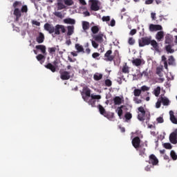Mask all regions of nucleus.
<instances>
[{
    "mask_svg": "<svg viewBox=\"0 0 177 177\" xmlns=\"http://www.w3.org/2000/svg\"><path fill=\"white\" fill-rule=\"evenodd\" d=\"M174 44H167L165 46V50L167 51L168 53H174L175 50L172 49Z\"/></svg>",
    "mask_w": 177,
    "mask_h": 177,
    "instance_id": "nucleus-24",
    "label": "nucleus"
},
{
    "mask_svg": "<svg viewBox=\"0 0 177 177\" xmlns=\"http://www.w3.org/2000/svg\"><path fill=\"white\" fill-rule=\"evenodd\" d=\"M90 97H91V99L93 100H100V99H102V96L100 95L91 94Z\"/></svg>",
    "mask_w": 177,
    "mask_h": 177,
    "instance_id": "nucleus-45",
    "label": "nucleus"
},
{
    "mask_svg": "<svg viewBox=\"0 0 177 177\" xmlns=\"http://www.w3.org/2000/svg\"><path fill=\"white\" fill-rule=\"evenodd\" d=\"M75 49L77 50V52L82 53H85V50H84V47L78 44H76L75 46Z\"/></svg>",
    "mask_w": 177,
    "mask_h": 177,
    "instance_id": "nucleus-32",
    "label": "nucleus"
},
{
    "mask_svg": "<svg viewBox=\"0 0 177 177\" xmlns=\"http://www.w3.org/2000/svg\"><path fill=\"white\" fill-rule=\"evenodd\" d=\"M133 102L136 104H140V103H142V100L139 99V97H133Z\"/></svg>",
    "mask_w": 177,
    "mask_h": 177,
    "instance_id": "nucleus-52",
    "label": "nucleus"
},
{
    "mask_svg": "<svg viewBox=\"0 0 177 177\" xmlns=\"http://www.w3.org/2000/svg\"><path fill=\"white\" fill-rule=\"evenodd\" d=\"M142 62H143V60L139 58H136L132 60V64H133V66H136V67H139V66H142Z\"/></svg>",
    "mask_w": 177,
    "mask_h": 177,
    "instance_id": "nucleus-20",
    "label": "nucleus"
},
{
    "mask_svg": "<svg viewBox=\"0 0 177 177\" xmlns=\"http://www.w3.org/2000/svg\"><path fill=\"white\" fill-rule=\"evenodd\" d=\"M161 103H162L163 106H169L171 101L168 97L164 96H161L160 98Z\"/></svg>",
    "mask_w": 177,
    "mask_h": 177,
    "instance_id": "nucleus-14",
    "label": "nucleus"
},
{
    "mask_svg": "<svg viewBox=\"0 0 177 177\" xmlns=\"http://www.w3.org/2000/svg\"><path fill=\"white\" fill-rule=\"evenodd\" d=\"M91 3V9L94 12H97V10H100V6H99V1L97 0H90Z\"/></svg>",
    "mask_w": 177,
    "mask_h": 177,
    "instance_id": "nucleus-5",
    "label": "nucleus"
},
{
    "mask_svg": "<svg viewBox=\"0 0 177 177\" xmlns=\"http://www.w3.org/2000/svg\"><path fill=\"white\" fill-rule=\"evenodd\" d=\"M138 113L146 114V111L143 106H140L138 108Z\"/></svg>",
    "mask_w": 177,
    "mask_h": 177,
    "instance_id": "nucleus-51",
    "label": "nucleus"
},
{
    "mask_svg": "<svg viewBox=\"0 0 177 177\" xmlns=\"http://www.w3.org/2000/svg\"><path fill=\"white\" fill-rule=\"evenodd\" d=\"M36 59L37 60H38V62H39V63L43 64L44 62V60H45V55L42 54H39L38 55H37Z\"/></svg>",
    "mask_w": 177,
    "mask_h": 177,
    "instance_id": "nucleus-28",
    "label": "nucleus"
},
{
    "mask_svg": "<svg viewBox=\"0 0 177 177\" xmlns=\"http://www.w3.org/2000/svg\"><path fill=\"white\" fill-rule=\"evenodd\" d=\"M156 121L159 123V124H162V122H164V119L162 118V117H159L156 119Z\"/></svg>",
    "mask_w": 177,
    "mask_h": 177,
    "instance_id": "nucleus-61",
    "label": "nucleus"
},
{
    "mask_svg": "<svg viewBox=\"0 0 177 177\" xmlns=\"http://www.w3.org/2000/svg\"><path fill=\"white\" fill-rule=\"evenodd\" d=\"M91 31L93 34H97L99 32V27L97 26H94L91 28Z\"/></svg>",
    "mask_w": 177,
    "mask_h": 177,
    "instance_id": "nucleus-47",
    "label": "nucleus"
},
{
    "mask_svg": "<svg viewBox=\"0 0 177 177\" xmlns=\"http://www.w3.org/2000/svg\"><path fill=\"white\" fill-rule=\"evenodd\" d=\"M168 64L169 66H174L175 64V58H174V56H169L168 58Z\"/></svg>",
    "mask_w": 177,
    "mask_h": 177,
    "instance_id": "nucleus-37",
    "label": "nucleus"
},
{
    "mask_svg": "<svg viewBox=\"0 0 177 177\" xmlns=\"http://www.w3.org/2000/svg\"><path fill=\"white\" fill-rule=\"evenodd\" d=\"M100 56V54L99 53H93L92 55V57L93 59H96V57H99Z\"/></svg>",
    "mask_w": 177,
    "mask_h": 177,
    "instance_id": "nucleus-62",
    "label": "nucleus"
},
{
    "mask_svg": "<svg viewBox=\"0 0 177 177\" xmlns=\"http://www.w3.org/2000/svg\"><path fill=\"white\" fill-rule=\"evenodd\" d=\"M89 22L86 21H82V28L84 31H86V30H89Z\"/></svg>",
    "mask_w": 177,
    "mask_h": 177,
    "instance_id": "nucleus-33",
    "label": "nucleus"
},
{
    "mask_svg": "<svg viewBox=\"0 0 177 177\" xmlns=\"http://www.w3.org/2000/svg\"><path fill=\"white\" fill-rule=\"evenodd\" d=\"M63 2H64L63 0H58L57 3L58 10H62L66 8V6H64Z\"/></svg>",
    "mask_w": 177,
    "mask_h": 177,
    "instance_id": "nucleus-23",
    "label": "nucleus"
},
{
    "mask_svg": "<svg viewBox=\"0 0 177 177\" xmlns=\"http://www.w3.org/2000/svg\"><path fill=\"white\" fill-rule=\"evenodd\" d=\"M150 45H151V46L153 48V50L160 53V46L156 40H151Z\"/></svg>",
    "mask_w": 177,
    "mask_h": 177,
    "instance_id": "nucleus-13",
    "label": "nucleus"
},
{
    "mask_svg": "<svg viewBox=\"0 0 177 177\" xmlns=\"http://www.w3.org/2000/svg\"><path fill=\"white\" fill-rule=\"evenodd\" d=\"M150 89V88H149L147 86H142L141 87V91H142V92H146V91H149Z\"/></svg>",
    "mask_w": 177,
    "mask_h": 177,
    "instance_id": "nucleus-60",
    "label": "nucleus"
},
{
    "mask_svg": "<svg viewBox=\"0 0 177 177\" xmlns=\"http://www.w3.org/2000/svg\"><path fill=\"white\" fill-rule=\"evenodd\" d=\"M113 51L111 50H109L104 54V60L106 62H113L114 60V55H112Z\"/></svg>",
    "mask_w": 177,
    "mask_h": 177,
    "instance_id": "nucleus-9",
    "label": "nucleus"
},
{
    "mask_svg": "<svg viewBox=\"0 0 177 177\" xmlns=\"http://www.w3.org/2000/svg\"><path fill=\"white\" fill-rule=\"evenodd\" d=\"M67 29H68L67 35L70 36L74 34V26H67Z\"/></svg>",
    "mask_w": 177,
    "mask_h": 177,
    "instance_id": "nucleus-30",
    "label": "nucleus"
},
{
    "mask_svg": "<svg viewBox=\"0 0 177 177\" xmlns=\"http://www.w3.org/2000/svg\"><path fill=\"white\" fill-rule=\"evenodd\" d=\"M165 44L167 45H173L174 44V39L171 38L169 36L165 37Z\"/></svg>",
    "mask_w": 177,
    "mask_h": 177,
    "instance_id": "nucleus-27",
    "label": "nucleus"
},
{
    "mask_svg": "<svg viewBox=\"0 0 177 177\" xmlns=\"http://www.w3.org/2000/svg\"><path fill=\"white\" fill-rule=\"evenodd\" d=\"M103 37H104L103 33H99L98 35L94 36L93 38L95 41H96V42H99L100 44H102V42H103Z\"/></svg>",
    "mask_w": 177,
    "mask_h": 177,
    "instance_id": "nucleus-16",
    "label": "nucleus"
},
{
    "mask_svg": "<svg viewBox=\"0 0 177 177\" xmlns=\"http://www.w3.org/2000/svg\"><path fill=\"white\" fill-rule=\"evenodd\" d=\"M44 67L48 70H50L52 73H56V67L55 66V65L50 63H48V64L45 65Z\"/></svg>",
    "mask_w": 177,
    "mask_h": 177,
    "instance_id": "nucleus-19",
    "label": "nucleus"
},
{
    "mask_svg": "<svg viewBox=\"0 0 177 177\" xmlns=\"http://www.w3.org/2000/svg\"><path fill=\"white\" fill-rule=\"evenodd\" d=\"M21 13H27L28 12V8L27 7V6H22L21 8Z\"/></svg>",
    "mask_w": 177,
    "mask_h": 177,
    "instance_id": "nucleus-50",
    "label": "nucleus"
},
{
    "mask_svg": "<svg viewBox=\"0 0 177 177\" xmlns=\"http://www.w3.org/2000/svg\"><path fill=\"white\" fill-rule=\"evenodd\" d=\"M62 1H64L66 6H72V5H74V1L73 0H62Z\"/></svg>",
    "mask_w": 177,
    "mask_h": 177,
    "instance_id": "nucleus-46",
    "label": "nucleus"
},
{
    "mask_svg": "<svg viewBox=\"0 0 177 177\" xmlns=\"http://www.w3.org/2000/svg\"><path fill=\"white\" fill-rule=\"evenodd\" d=\"M161 100H160V98H158L157 102L156 103V109H160V107H161Z\"/></svg>",
    "mask_w": 177,
    "mask_h": 177,
    "instance_id": "nucleus-57",
    "label": "nucleus"
},
{
    "mask_svg": "<svg viewBox=\"0 0 177 177\" xmlns=\"http://www.w3.org/2000/svg\"><path fill=\"white\" fill-rule=\"evenodd\" d=\"M98 110L102 115H104L105 114L107 113V112H106V109H104V107H103V106H102L101 104L98 105Z\"/></svg>",
    "mask_w": 177,
    "mask_h": 177,
    "instance_id": "nucleus-34",
    "label": "nucleus"
},
{
    "mask_svg": "<svg viewBox=\"0 0 177 177\" xmlns=\"http://www.w3.org/2000/svg\"><path fill=\"white\" fill-rule=\"evenodd\" d=\"M44 30L48 31L49 34H53L54 32V35H60V32L62 34L66 32V27L60 24H57L55 26H53V25L46 23L44 24Z\"/></svg>",
    "mask_w": 177,
    "mask_h": 177,
    "instance_id": "nucleus-1",
    "label": "nucleus"
},
{
    "mask_svg": "<svg viewBox=\"0 0 177 177\" xmlns=\"http://www.w3.org/2000/svg\"><path fill=\"white\" fill-rule=\"evenodd\" d=\"M171 143L172 145H176L177 143V129H176L174 132L171 133L169 138Z\"/></svg>",
    "mask_w": 177,
    "mask_h": 177,
    "instance_id": "nucleus-7",
    "label": "nucleus"
},
{
    "mask_svg": "<svg viewBox=\"0 0 177 177\" xmlns=\"http://www.w3.org/2000/svg\"><path fill=\"white\" fill-rule=\"evenodd\" d=\"M91 44L93 45V46L95 48V49H97L98 46H99V44L97 43H96V41L92 40L91 41Z\"/></svg>",
    "mask_w": 177,
    "mask_h": 177,
    "instance_id": "nucleus-59",
    "label": "nucleus"
},
{
    "mask_svg": "<svg viewBox=\"0 0 177 177\" xmlns=\"http://www.w3.org/2000/svg\"><path fill=\"white\" fill-rule=\"evenodd\" d=\"M124 118L128 121L132 118V113L127 112L124 115Z\"/></svg>",
    "mask_w": 177,
    "mask_h": 177,
    "instance_id": "nucleus-49",
    "label": "nucleus"
},
{
    "mask_svg": "<svg viewBox=\"0 0 177 177\" xmlns=\"http://www.w3.org/2000/svg\"><path fill=\"white\" fill-rule=\"evenodd\" d=\"M48 50L49 55H50L51 56H53V55H55V53H56L57 48L56 47H50L48 48Z\"/></svg>",
    "mask_w": 177,
    "mask_h": 177,
    "instance_id": "nucleus-38",
    "label": "nucleus"
},
{
    "mask_svg": "<svg viewBox=\"0 0 177 177\" xmlns=\"http://www.w3.org/2000/svg\"><path fill=\"white\" fill-rule=\"evenodd\" d=\"M35 48L37 50H41V52L43 55H46V46H45L44 45H37L35 46Z\"/></svg>",
    "mask_w": 177,
    "mask_h": 177,
    "instance_id": "nucleus-17",
    "label": "nucleus"
},
{
    "mask_svg": "<svg viewBox=\"0 0 177 177\" xmlns=\"http://www.w3.org/2000/svg\"><path fill=\"white\" fill-rule=\"evenodd\" d=\"M141 94H142V90L138 89V88L134 89L133 95H134V96H136V97L140 96Z\"/></svg>",
    "mask_w": 177,
    "mask_h": 177,
    "instance_id": "nucleus-42",
    "label": "nucleus"
},
{
    "mask_svg": "<svg viewBox=\"0 0 177 177\" xmlns=\"http://www.w3.org/2000/svg\"><path fill=\"white\" fill-rule=\"evenodd\" d=\"M122 114H123L122 109H120L118 108V115L120 118V120H121V118H122Z\"/></svg>",
    "mask_w": 177,
    "mask_h": 177,
    "instance_id": "nucleus-56",
    "label": "nucleus"
},
{
    "mask_svg": "<svg viewBox=\"0 0 177 177\" xmlns=\"http://www.w3.org/2000/svg\"><path fill=\"white\" fill-rule=\"evenodd\" d=\"M113 103L115 106H120L121 103H122V98H121L120 96H116L113 98Z\"/></svg>",
    "mask_w": 177,
    "mask_h": 177,
    "instance_id": "nucleus-21",
    "label": "nucleus"
},
{
    "mask_svg": "<svg viewBox=\"0 0 177 177\" xmlns=\"http://www.w3.org/2000/svg\"><path fill=\"white\" fill-rule=\"evenodd\" d=\"M82 99L84 102H88V97H91V88L88 87H83L82 91L81 92Z\"/></svg>",
    "mask_w": 177,
    "mask_h": 177,
    "instance_id": "nucleus-4",
    "label": "nucleus"
},
{
    "mask_svg": "<svg viewBox=\"0 0 177 177\" xmlns=\"http://www.w3.org/2000/svg\"><path fill=\"white\" fill-rule=\"evenodd\" d=\"M162 62H163L164 67L166 70H168V62L165 55L162 56Z\"/></svg>",
    "mask_w": 177,
    "mask_h": 177,
    "instance_id": "nucleus-36",
    "label": "nucleus"
},
{
    "mask_svg": "<svg viewBox=\"0 0 177 177\" xmlns=\"http://www.w3.org/2000/svg\"><path fill=\"white\" fill-rule=\"evenodd\" d=\"M102 78H103V74L102 73H95L93 75V79L95 80V81H100V80H102Z\"/></svg>",
    "mask_w": 177,
    "mask_h": 177,
    "instance_id": "nucleus-31",
    "label": "nucleus"
},
{
    "mask_svg": "<svg viewBox=\"0 0 177 177\" xmlns=\"http://www.w3.org/2000/svg\"><path fill=\"white\" fill-rule=\"evenodd\" d=\"M170 156L172 160H174V161L177 160V155L175 151H171Z\"/></svg>",
    "mask_w": 177,
    "mask_h": 177,
    "instance_id": "nucleus-48",
    "label": "nucleus"
},
{
    "mask_svg": "<svg viewBox=\"0 0 177 177\" xmlns=\"http://www.w3.org/2000/svg\"><path fill=\"white\" fill-rule=\"evenodd\" d=\"M153 93L156 97H158V96H160V93H161V87H156L153 91Z\"/></svg>",
    "mask_w": 177,
    "mask_h": 177,
    "instance_id": "nucleus-35",
    "label": "nucleus"
},
{
    "mask_svg": "<svg viewBox=\"0 0 177 177\" xmlns=\"http://www.w3.org/2000/svg\"><path fill=\"white\" fill-rule=\"evenodd\" d=\"M169 115H170V120L173 124H177V118L175 117V115H174V111H169Z\"/></svg>",
    "mask_w": 177,
    "mask_h": 177,
    "instance_id": "nucleus-22",
    "label": "nucleus"
},
{
    "mask_svg": "<svg viewBox=\"0 0 177 177\" xmlns=\"http://www.w3.org/2000/svg\"><path fill=\"white\" fill-rule=\"evenodd\" d=\"M12 6L15 9H19V8H21L22 4L21 1H15Z\"/></svg>",
    "mask_w": 177,
    "mask_h": 177,
    "instance_id": "nucleus-40",
    "label": "nucleus"
},
{
    "mask_svg": "<svg viewBox=\"0 0 177 177\" xmlns=\"http://www.w3.org/2000/svg\"><path fill=\"white\" fill-rule=\"evenodd\" d=\"M104 116L108 118V120H110V121H111L113 118H114V113H106Z\"/></svg>",
    "mask_w": 177,
    "mask_h": 177,
    "instance_id": "nucleus-43",
    "label": "nucleus"
},
{
    "mask_svg": "<svg viewBox=\"0 0 177 177\" xmlns=\"http://www.w3.org/2000/svg\"><path fill=\"white\" fill-rule=\"evenodd\" d=\"M105 86H107L108 88H110L111 85H113V82L110 79H106L104 81Z\"/></svg>",
    "mask_w": 177,
    "mask_h": 177,
    "instance_id": "nucleus-44",
    "label": "nucleus"
},
{
    "mask_svg": "<svg viewBox=\"0 0 177 177\" xmlns=\"http://www.w3.org/2000/svg\"><path fill=\"white\" fill-rule=\"evenodd\" d=\"M163 146L165 149H168L169 150H171V149H172V145H171L170 143H165Z\"/></svg>",
    "mask_w": 177,
    "mask_h": 177,
    "instance_id": "nucleus-54",
    "label": "nucleus"
},
{
    "mask_svg": "<svg viewBox=\"0 0 177 177\" xmlns=\"http://www.w3.org/2000/svg\"><path fill=\"white\" fill-rule=\"evenodd\" d=\"M102 21H110V16H104L102 18Z\"/></svg>",
    "mask_w": 177,
    "mask_h": 177,
    "instance_id": "nucleus-58",
    "label": "nucleus"
},
{
    "mask_svg": "<svg viewBox=\"0 0 177 177\" xmlns=\"http://www.w3.org/2000/svg\"><path fill=\"white\" fill-rule=\"evenodd\" d=\"M137 151H139V156L141 157L146 156V148H144L143 145L140 146Z\"/></svg>",
    "mask_w": 177,
    "mask_h": 177,
    "instance_id": "nucleus-18",
    "label": "nucleus"
},
{
    "mask_svg": "<svg viewBox=\"0 0 177 177\" xmlns=\"http://www.w3.org/2000/svg\"><path fill=\"white\" fill-rule=\"evenodd\" d=\"M156 38L158 41H161L164 38V32L160 31L158 32L156 36Z\"/></svg>",
    "mask_w": 177,
    "mask_h": 177,
    "instance_id": "nucleus-29",
    "label": "nucleus"
},
{
    "mask_svg": "<svg viewBox=\"0 0 177 177\" xmlns=\"http://www.w3.org/2000/svg\"><path fill=\"white\" fill-rule=\"evenodd\" d=\"M129 45H135V39L130 37L128 40Z\"/></svg>",
    "mask_w": 177,
    "mask_h": 177,
    "instance_id": "nucleus-55",
    "label": "nucleus"
},
{
    "mask_svg": "<svg viewBox=\"0 0 177 177\" xmlns=\"http://www.w3.org/2000/svg\"><path fill=\"white\" fill-rule=\"evenodd\" d=\"M87 102L88 103V104L90 106H91L92 107H96V100H93V98L90 99L88 101V99H87Z\"/></svg>",
    "mask_w": 177,
    "mask_h": 177,
    "instance_id": "nucleus-41",
    "label": "nucleus"
},
{
    "mask_svg": "<svg viewBox=\"0 0 177 177\" xmlns=\"http://www.w3.org/2000/svg\"><path fill=\"white\" fill-rule=\"evenodd\" d=\"M109 26H111V27H114V26H115V20L112 19L110 22Z\"/></svg>",
    "mask_w": 177,
    "mask_h": 177,
    "instance_id": "nucleus-63",
    "label": "nucleus"
},
{
    "mask_svg": "<svg viewBox=\"0 0 177 177\" xmlns=\"http://www.w3.org/2000/svg\"><path fill=\"white\" fill-rule=\"evenodd\" d=\"M156 74L157 75H158V77H160V78L158 79V81H159V82H164V77H163V74H162V67H157L156 68Z\"/></svg>",
    "mask_w": 177,
    "mask_h": 177,
    "instance_id": "nucleus-10",
    "label": "nucleus"
},
{
    "mask_svg": "<svg viewBox=\"0 0 177 177\" xmlns=\"http://www.w3.org/2000/svg\"><path fill=\"white\" fill-rule=\"evenodd\" d=\"M122 73L123 74H129V66L125 63L122 67Z\"/></svg>",
    "mask_w": 177,
    "mask_h": 177,
    "instance_id": "nucleus-25",
    "label": "nucleus"
},
{
    "mask_svg": "<svg viewBox=\"0 0 177 177\" xmlns=\"http://www.w3.org/2000/svg\"><path fill=\"white\" fill-rule=\"evenodd\" d=\"M64 23L65 24H75V19H71V18H66L64 19Z\"/></svg>",
    "mask_w": 177,
    "mask_h": 177,
    "instance_id": "nucleus-26",
    "label": "nucleus"
},
{
    "mask_svg": "<svg viewBox=\"0 0 177 177\" xmlns=\"http://www.w3.org/2000/svg\"><path fill=\"white\" fill-rule=\"evenodd\" d=\"M150 43H151V36L144 37L138 39V44L140 48H143V46L150 45Z\"/></svg>",
    "mask_w": 177,
    "mask_h": 177,
    "instance_id": "nucleus-3",
    "label": "nucleus"
},
{
    "mask_svg": "<svg viewBox=\"0 0 177 177\" xmlns=\"http://www.w3.org/2000/svg\"><path fill=\"white\" fill-rule=\"evenodd\" d=\"M135 34H136V29H132L130 31V35H135Z\"/></svg>",
    "mask_w": 177,
    "mask_h": 177,
    "instance_id": "nucleus-64",
    "label": "nucleus"
},
{
    "mask_svg": "<svg viewBox=\"0 0 177 177\" xmlns=\"http://www.w3.org/2000/svg\"><path fill=\"white\" fill-rule=\"evenodd\" d=\"M45 41V35L42 32L39 33V36L36 38V42L37 44H43Z\"/></svg>",
    "mask_w": 177,
    "mask_h": 177,
    "instance_id": "nucleus-15",
    "label": "nucleus"
},
{
    "mask_svg": "<svg viewBox=\"0 0 177 177\" xmlns=\"http://www.w3.org/2000/svg\"><path fill=\"white\" fill-rule=\"evenodd\" d=\"M161 30H162V26H161V25H154L153 24L149 25V31L151 32L154 31H160Z\"/></svg>",
    "mask_w": 177,
    "mask_h": 177,
    "instance_id": "nucleus-12",
    "label": "nucleus"
},
{
    "mask_svg": "<svg viewBox=\"0 0 177 177\" xmlns=\"http://www.w3.org/2000/svg\"><path fill=\"white\" fill-rule=\"evenodd\" d=\"M138 119L139 121H145V120H147V121H149L150 120V113L148 115L146 113H138Z\"/></svg>",
    "mask_w": 177,
    "mask_h": 177,
    "instance_id": "nucleus-11",
    "label": "nucleus"
},
{
    "mask_svg": "<svg viewBox=\"0 0 177 177\" xmlns=\"http://www.w3.org/2000/svg\"><path fill=\"white\" fill-rule=\"evenodd\" d=\"M140 138L136 136L134 138H133L132 141H131V143H132V145L134 148H136V150H138L139 149V147H140Z\"/></svg>",
    "mask_w": 177,
    "mask_h": 177,
    "instance_id": "nucleus-8",
    "label": "nucleus"
},
{
    "mask_svg": "<svg viewBox=\"0 0 177 177\" xmlns=\"http://www.w3.org/2000/svg\"><path fill=\"white\" fill-rule=\"evenodd\" d=\"M67 70H71L70 71H60V78L63 81H67L68 80H70L71 77H74V71H71V68H73V66L71 65H68L66 66Z\"/></svg>",
    "mask_w": 177,
    "mask_h": 177,
    "instance_id": "nucleus-2",
    "label": "nucleus"
},
{
    "mask_svg": "<svg viewBox=\"0 0 177 177\" xmlns=\"http://www.w3.org/2000/svg\"><path fill=\"white\" fill-rule=\"evenodd\" d=\"M14 15L16 17H21V11L19 8H16L14 10Z\"/></svg>",
    "mask_w": 177,
    "mask_h": 177,
    "instance_id": "nucleus-39",
    "label": "nucleus"
},
{
    "mask_svg": "<svg viewBox=\"0 0 177 177\" xmlns=\"http://www.w3.org/2000/svg\"><path fill=\"white\" fill-rule=\"evenodd\" d=\"M149 160H147V162H149V164H151L152 165H158V159L154 154H151L149 156Z\"/></svg>",
    "mask_w": 177,
    "mask_h": 177,
    "instance_id": "nucleus-6",
    "label": "nucleus"
},
{
    "mask_svg": "<svg viewBox=\"0 0 177 177\" xmlns=\"http://www.w3.org/2000/svg\"><path fill=\"white\" fill-rule=\"evenodd\" d=\"M54 15L56 16V17H59V19L63 17V14H62L61 12H55Z\"/></svg>",
    "mask_w": 177,
    "mask_h": 177,
    "instance_id": "nucleus-53",
    "label": "nucleus"
}]
</instances>
